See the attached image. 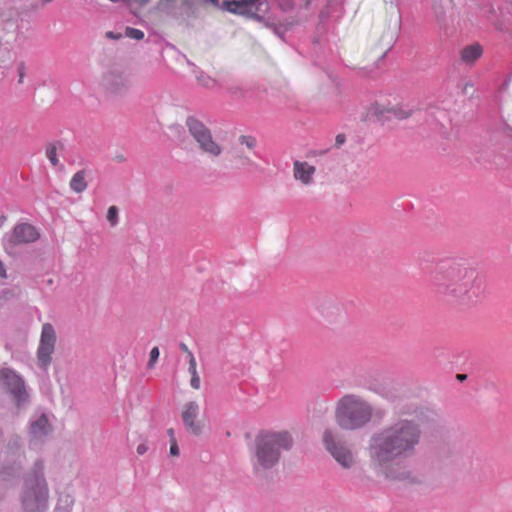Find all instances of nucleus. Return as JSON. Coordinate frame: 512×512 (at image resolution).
I'll return each instance as SVG.
<instances>
[{
    "instance_id": "ddd939ff",
    "label": "nucleus",
    "mask_w": 512,
    "mask_h": 512,
    "mask_svg": "<svg viewBox=\"0 0 512 512\" xmlns=\"http://www.w3.org/2000/svg\"><path fill=\"white\" fill-rule=\"evenodd\" d=\"M157 9L175 19L196 17L195 0H158Z\"/></svg>"
},
{
    "instance_id": "4c0bfd02",
    "label": "nucleus",
    "mask_w": 512,
    "mask_h": 512,
    "mask_svg": "<svg viewBox=\"0 0 512 512\" xmlns=\"http://www.w3.org/2000/svg\"><path fill=\"white\" fill-rule=\"evenodd\" d=\"M148 446L145 443H141L137 446V453L143 455L147 452Z\"/></svg>"
},
{
    "instance_id": "a211bd4d",
    "label": "nucleus",
    "mask_w": 512,
    "mask_h": 512,
    "mask_svg": "<svg viewBox=\"0 0 512 512\" xmlns=\"http://www.w3.org/2000/svg\"><path fill=\"white\" fill-rule=\"evenodd\" d=\"M317 310L328 323H335L344 317L340 303L331 297H324L318 301Z\"/></svg>"
},
{
    "instance_id": "bb28decb",
    "label": "nucleus",
    "mask_w": 512,
    "mask_h": 512,
    "mask_svg": "<svg viewBox=\"0 0 512 512\" xmlns=\"http://www.w3.org/2000/svg\"><path fill=\"white\" fill-rule=\"evenodd\" d=\"M57 149H58V146L54 143H50L46 147V156L53 166H57L59 164V160H58L57 154H56Z\"/></svg>"
},
{
    "instance_id": "2f4dec72",
    "label": "nucleus",
    "mask_w": 512,
    "mask_h": 512,
    "mask_svg": "<svg viewBox=\"0 0 512 512\" xmlns=\"http://www.w3.org/2000/svg\"><path fill=\"white\" fill-rule=\"evenodd\" d=\"M17 72H18V83L22 84L24 81L25 74H26V67L23 62L19 63Z\"/></svg>"
},
{
    "instance_id": "6e6552de",
    "label": "nucleus",
    "mask_w": 512,
    "mask_h": 512,
    "mask_svg": "<svg viewBox=\"0 0 512 512\" xmlns=\"http://www.w3.org/2000/svg\"><path fill=\"white\" fill-rule=\"evenodd\" d=\"M185 125L202 153L213 158L222 155L223 146L214 140L211 130L202 121L194 116H188Z\"/></svg>"
},
{
    "instance_id": "4be33fe9",
    "label": "nucleus",
    "mask_w": 512,
    "mask_h": 512,
    "mask_svg": "<svg viewBox=\"0 0 512 512\" xmlns=\"http://www.w3.org/2000/svg\"><path fill=\"white\" fill-rule=\"evenodd\" d=\"M483 54V48L480 44L474 43L464 47L460 52L461 61L466 65H473Z\"/></svg>"
},
{
    "instance_id": "4468645a",
    "label": "nucleus",
    "mask_w": 512,
    "mask_h": 512,
    "mask_svg": "<svg viewBox=\"0 0 512 512\" xmlns=\"http://www.w3.org/2000/svg\"><path fill=\"white\" fill-rule=\"evenodd\" d=\"M0 383L9 390L19 405L27 401L28 392L24 380L14 370L0 369Z\"/></svg>"
},
{
    "instance_id": "9d476101",
    "label": "nucleus",
    "mask_w": 512,
    "mask_h": 512,
    "mask_svg": "<svg viewBox=\"0 0 512 512\" xmlns=\"http://www.w3.org/2000/svg\"><path fill=\"white\" fill-rule=\"evenodd\" d=\"M323 441L332 457L345 469L353 466L355 459L349 446L331 430H325Z\"/></svg>"
},
{
    "instance_id": "c03bdc74",
    "label": "nucleus",
    "mask_w": 512,
    "mask_h": 512,
    "mask_svg": "<svg viewBox=\"0 0 512 512\" xmlns=\"http://www.w3.org/2000/svg\"><path fill=\"white\" fill-rule=\"evenodd\" d=\"M0 277L6 278V270H5V267L1 260H0Z\"/></svg>"
},
{
    "instance_id": "72a5a7b5",
    "label": "nucleus",
    "mask_w": 512,
    "mask_h": 512,
    "mask_svg": "<svg viewBox=\"0 0 512 512\" xmlns=\"http://www.w3.org/2000/svg\"><path fill=\"white\" fill-rule=\"evenodd\" d=\"M190 385L192 388H194L196 390L200 388V377H199L198 373L191 374Z\"/></svg>"
},
{
    "instance_id": "7ed1b4c3",
    "label": "nucleus",
    "mask_w": 512,
    "mask_h": 512,
    "mask_svg": "<svg viewBox=\"0 0 512 512\" xmlns=\"http://www.w3.org/2000/svg\"><path fill=\"white\" fill-rule=\"evenodd\" d=\"M294 439L288 431L259 433L251 449V462L256 473L272 469L278 464L282 451L292 448Z\"/></svg>"
},
{
    "instance_id": "ea45409f",
    "label": "nucleus",
    "mask_w": 512,
    "mask_h": 512,
    "mask_svg": "<svg viewBox=\"0 0 512 512\" xmlns=\"http://www.w3.org/2000/svg\"><path fill=\"white\" fill-rule=\"evenodd\" d=\"M179 347L184 353L187 354V357L190 358V354H192V352L189 350L187 345L185 343H180Z\"/></svg>"
},
{
    "instance_id": "a18cd8bd",
    "label": "nucleus",
    "mask_w": 512,
    "mask_h": 512,
    "mask_svg": "<svg viewBox=\"0 0 512 512\" xmlns=\"http://www.w3.org/2000/svg\"><path fill=\"white\" fill-rule=\"evenodd\" d=\"M470 88H473V84L470 82L466 83L465 86L463 87V93L468 94Z\"/></svg>"
},
{
    "instance_id": "dca6fc26",
    "label": "nucleus",
    "mask_w": 512,
    "mask_h": 512,
    "mask_svg": "<svg viewBox=\"0 0 512 512\" xmlns=\"http://www.w3.org/2000/svg\"><path fill=\"white\" fill-rule=\"evenodd\" d=\"M40 234L37 229L28 223L17 224L12 233L6 237L7 244L11 247L35 242Z\"/></svg>"
},
{
    "instance_id": "e433bc0d",
    "label": "nucleus",
    "mask_w": 512,
    "mask_h": 512,
    "mask_svg": "<svg viewBox=\"0 0 512 512\" xmlns=\"http://www.w3.org/2000/svg\"><path fill=\"white\" fill-rule=\"evenodd\" d=\"M122 34L121 33H115L113 31H108L106 32L105 34V37L108 38V39H112V40H119L122 38Z\"/></svg>"
},
{
    "instance_id": "f8f14e48",
    "label": "nucleus",
    "mask_w": 512,
    "mask_h": 512,
    "mask_svg": "<svg viewBox=\"0 0 512 512\" xmlns=\"http://www.w3.org/2000/svg\"><path fill=\"white\" fill-rule=\"evenodd\" d=\"M56 332L50 323L42 326L39 347L37 349L38 366L46 370L52 361V354L55 350Z\"/></svg>"
},
{
    "instance_id": "5701e85b",
    "label": "nucleus",
    "mask_w": 512,
    "mask_h": 512,
    "mask_svg": "<svg viewBox=\"0 0 512 512\" xmlns=\"http://www.w3.org/2000/svg\"><path fill=\"white\" fill-rule=\"evenodd\" d=\"M86 172L84 170H80L73 175L70 180V188L76 193H82L87 188V182L85 179Z\"/></svg>"
},
{
    "instance_id": "f3484780",
    "label": "nucleus",
    "mask_w": 512,
    "mask_h": 512,
    "mask_svg": "<svg viewBox=\"0 0 512 512\" xmlns=\"http://www.w3.org/2000/svg\"><path fill=\"white\" fill-rule=\"evenodd\" d=\"M52 432V426L46 414H41L30 421L29 437L32 445L45 441Z\"/></svg>"
},
{
    "instance_id": "1a4fd4ad",
    "label": "nucleus",
    "mask_w": 512,
    "mask_h": 512,
    "mask_svg": "<svg viewBox=\"0 0 512 512\" xmlns=\"http://www.w3.org/2000/svg\"><path fill=\"white\" fill-rule=\"evenodd\" d=\"M206 3H210L216 8H221L233 14L242 15L248 18L262 21L263 18L258 15L260 7L264 0H225L222 4L219 0H204Z\"/></svg>"
},
{
    "instance_id": "0eeeda50",
    "label": "nucleus",
    "mask_w": 512,
    "mask_h": 512,
    "mask_svg": "<svg viewBox=\"0 0 512 512\" xmlns=\"http://www.w3.org/2000/svg\"><path fill=\"white\" fill-rule=\"evenodd\" d=\"M26 462L22 440L19 436H12L5 447L0 475L4 480L20 477Z\"/></svg>"
},
{
    "instance_id": "6ab92c4d",
    "label": "nucleus",
    "mask_w": 512,
    "mask_h": 512,
    "mask_svg": "<svg viewBox=\"0 0 512 512\" xmlns=\"http://www.w3.org/2000/svg\"><path fill=\"white\" fill-rule=\"evenodd\" d=\"M370 390L391 402H394L399 396L397 384L388 378L371 384Z\"/></svg>"
},
{
    "instance_id": "de8ad7c7",
    "label": "nucleus",
    "mask_w": 512,
    "mask_h": 512,
    "mask_svg": "<svg viewBox=\"0 0 512 512\" xmlns=\"http://www.w3.org/2000/svg\"><path fill=\"white\" fill-rule=\"evenodd\" d=\"M135 2L139 3L140 5H145L149 3L151 0H134Z\"/></svg>"
},
{
    "instance_id": "b1692460",
    "label": "nucleus",
    "mask_w": 512,
    "mask_h": 512,
    "mask_svg": "<svg viewBox=\"0 0 512 512\" xmlns=\"http://www.w3.org/2000/svg\"><path fill=\"white\" fill-rule=\"evenodd\" d=\"M75 500L70 494H62L54 512H72Z\"/></svg>"
},
{
    "instance_id": "39448f33",
    "label": "nucleus",
    "mask_w": 512,
    "mask_h": 512,
    "mask_svg": "<svg viewBox=\"0 0 512 512\" xmlns=\"http://www.w3.org/2000/svg\"><path fill=\"white\" fill-rule=\"evenodd\" d=\"M373 412V406L363 397L347 394L337 402L335 419L340 428L355 431L372 420Z\"/></svg>"
},
{
    "instance_id": "3c124183",
    "label": "nucleus",
    "mask_w": 512,
    "mask_h": 512,
    "mask_svg": "<svg viewBox=\"0 0 512 512\" xmlns=\"http://www.w3.org/2000/svg\"><path fill=\"white\" fill-rule=\"evenodd\" d=\"M52 0H43V3H42V6H44L45 4L51 2Z\"/></svg>"
},
{
    "instance_id": "79ce46f5",
    "label": "nucleus",
    "mask_w": 512,
    "mask_h": 512,
    "mask_svg": "<svg viewBox=\"0 0 512 512\" xmlns=\"http://www.w3.org/2000/svg\"><path fill=\"white\" fill-rule=\"evenodd\" d=\"M167 435L169 436L170 442L171 441H177L176 438H175V431H174L173 428H169L167 430Z\"/></svg>"
},
{
    "instance_id": "a878e982",
    "label": "nucleus",
    "mask_w": 512,
    "mask_h": 512,
    "mask_svg": "<svg viewBox=\"0 0 512 512\" xmlns=\"http://www.w3.org/2000/svg\"><path fill=\"white\" fill-rule=\"evenodd\" d=\"M237 141L239 145L245 146L250 151H254L258 143L256 137L252 135H240Z\"/></svg>"
},
{
    "instance_id": "9b49d317",
    "label": "nucleus",
    "mask_w": 512,
    "mask_h": 512,
    "mask_svg": "<svg viewBox=\"0 0 512 512\" xmlns=\"http://www.w3.org/2000/svg\"><path fill=\"white\" fill-rule=\"evenodd\" d=\"M410 116L409 111H405L399 107H387L378 103L370 105L366 112L362 114L363 122H380L384 123L392 118L406 119Z\"/></svg>"
},
{
    "instance_id": "c756f323",
    "label": "nucleus",
    "mask_w": 512,
    "mask_h": 512,
    "mask_svg": "<svg viewBox=\"0 0 512 512\" xmlns=\"http://www.w3.org/2000/svg\"><path fill=\"white\" fill-rule=\"evenodd\" d=\"M124 35L134 40H142L144 38V32L140 29L126 27Z\"/></svg>"
},
{
    "instance_id": "f03ea898",
    "label": "nucleus",
    "mask_w": 512,
    "mask_h": 512,
    "mask_svg": "<svg viewBox=\"0 0 512 512\" xmlns=\"http://www.w3.org/2000/svg\"><path fill=\"white\" fill-rule=\"evenodd\" d=\"M431 284L447 303L462 309L477 305L484 294L479 273L463 259L440 260L431 275Z\"/></svg>"
},
{
    "instance_id": "412c9836",
    "label": "nucleus",
    "mask_w": 512,
    "mask_h": 512,
    "mask_svg": "<svg viewBox=\"0 0 512 512\" xmlns=\"http://www.w3.org/2000/svg\"><path fill=\"white\" fill-rule=\"evenodd\" d=\"M403 414L415 415L422 422H435L439 418L438 413L429 408L410 405L402 409Z\"/></svg>"
},
{
    "instance_id": "37998d69",
    "label": "nucleus",
    "mask_w": 512,
    "mask_h": 512,
    "mask_svg": "<svg viewBox=\"0 0 512 512\" xmlns=\"http://www.w3.org/2000/svg\"><path fill=\"white\" fill-rule=\"evenodd\" d=\"M114 161L118 163H124L126 161V157L123 154L115 155Z\"/></svg>"
},
{
    "instance_id": "aec40b11",
    "label": "nucleus",
    "mask_w": 512,
    "mask_h": 512,
    "mask_svg": "<svg viewBox=\"0 0 512 512\" xmlns=\"http://www.w3.org/2000/svg\"><path fill=\"white\" fill-rule=\"evenodd\" d=\"M316 168L305 161L296 160L293 163V176L295 180L300 181L303 185H311L313 183Z\"/></svg>"
},
{
    "instance_id": "393cba45",
    "label": "nucleus",
    "mask_w": 512,
    "mask_h": 512,
    "mask_svg": "<svg viewBox=\"0 0 512 512\" xmlns=\"http://www.w3.org/2000/svg\"><path fill=\"white\" fill-rule=\"evenodd\" d=\"M233 158L242 166H254L252 159L240 147L233 149Z\"/></svg>"
},
{
    "instance_id": "09e8293b",
    "label": "nucleus",
    "mask_w": 512,
    "mask_h": 512,
    "mask_svg": "<svg viewBox=\"0 0 512 512\" xmlns=\"http://www.w3.org/2000/svg\"><path fill=\"white\" fill-rule=\"evenodd\" d=\"M457 378L460 380V381H463L467 378V375L466 374H458L457 375Z\"/></svg>"
},
{
    "instance_id": "49530a36",
    "label": "nucleus",
    "mask_w": 512,
    "mask_h": 512,
    "mask_svg": "<svg viewBox=\"0 0 512 512\" xmlns=\"http://www.w3.org/2000/svg\"><path fill=\"white\" fill-rule=\"evenodd\" d=\"M328 17H329V12H328V11H327V12H322V13L320 14V18H321V20L326 19V18H328Z\"/></svg>"
},
{
    "instance_id": "423d86ee",
    "label": "nucleus",
    "mask_w": 512,
    "mask_h": 512,
    "mask_svg": "<svg viewBox=\"0 0 512 512\" xmlns=\"http://www.w3.org/2000/svg\"><path fill=\"white\" fill-rule=\"evenodd\" d=\"M99 86L109 97L122 98L126 96L132 86L128 66L123 62H113L107 65L101 73Z\"/></svg>"
},
{
    "instance_id": "c85d7f7f",
    "label": "nucleus",
    "mask_w": 512,
    "mask_h": 512,
    "mask_svg": "<svg viewBox=\"0 0 512 512\" xmlns=\"http://www.w3.org/2000/svg\"><path fill=\"white\" fill-rule=\"evenodd\" d=\"M107 220L111 226H116L119 220V210L116 206H110L107 211Z\"/></svg>"
},
{
    "instance_id": "7c9ffc66",
    "label": "nucleus",
    "mask_w": 512,
    "mask_h": 512,
    "mask_svg": "<svg viewBox=\"0 0 512 512\" xmlns=\"http://www.w3.org/2000/svg\"><path fill=\"white\" fill-rule=\"evenodd\" d=\"M159 349L158 347H153L150 351V358H149V362H148V367L149 368H152L155 364V362L158 360L159 358Z\"/></svg>"
},
{
    "instance_id": "58836bf2",
    "label": "nucleus",
    "mask_w": 512,
    "mask_h": 512,
    "mask_svg": "<svg viewBox=\"0 0 512 512\" xmlns=\"http://www.w3.org/2000/svg\"><path fill=\"white\" fill-rule=\"evenodd\" d=\"M343 1L344 0H329L328 7L329 8H334L336 6H341L343 4Z\"/></svg>"
},
{
    "instance_id": "473e14b6",
    "label": "nucleus",
    "mask_w": 512,
    "mask_h": 512,
    "mask_svg": "<svg viewBox=\"0 0 512 512\" xmlns=\"http://www.w3.org/2000/svg\"><path fill=\"white\" fill-rule=\"evenodd\" d=\"M189 359V368H188V371L190 374H196L198 373L197 370H196V359L194 357L193 354H190V358Z\"/></svg>"
},
{
    "instance_id": "c9c22d12",
    "label": "nucleus",
    "mask_w": 512,
    "mask_h": 512,
    "mask_svg": "<svg viewBox=\"0 0 512 512\" xmlns=\"http://www.w3.org/2000/svg\"><path fill=\"white\" fill-rule=\"evenodd\" d=\"M346 141V136L344 134H338L335 138V146L340 148Z\"/></svg>"
},
{
    "instance_id": "8fccbe9b",
    "label": "nucleus",
    "mask_w": 512,
    "mask_h": 512,
    "mask_svg": "<svg viewBox=\"0 0 512 512\" xmlns=\"http://www.w3.org/2000/svg\"><path fill=\"white\" fill-rule=\"evenodd\" d=\"M503 129H504L505 131H506V130H509V125H508V123H507L505 120H503Z\"/></svg>"
},
{
    "instance_id": "cd10ccee",
    "label": "nucleus",
    "mask_w": 512,
    "mask_h": 512,
    "mask_svg": "<svg viewBox=\"0 0 512 512\" xmlns=\"http://www.w3.org/2000/svg\"><path fill=\"white\" fill-rule=\"evenodd\" d=\"M197 81L201 86L209 89L214 88L217 85L216 80L202 72L197 76Z\"/></svg>"
},
{
    "instance_id": "2eb2a0df",
    "label": "nucleus",
    "mask_w": 512,
    "mask_h": 512,
    "mask_svg": "<svg viewBox=\"0 0 512 512\" xmlns=\"http://www.w3.org/2000/svg\"><path fill=\"white\" fill-rule=\"evenodd\" d=\"M200 406L196 401H189L183 405L181 420L186 431L193 436H200L204 430V422L199 420Z\"/></svg>"
},
{
    "instance_id": "f704fd0d",
    "label": "nucleus",
    "mask_w": 512,
    "mask_h": 512,
    "mask_svg": "<svg viewBox=\"0 0 512 512\" xmlns=\"http://www.w3.org/2000/svg\"><path fill=\"white\" fill-rule=\"evenodd\" d=\"M170 455L178 456L179 455V447L177 441H171L170 443Z\"/></svg>"
},
{
    "instance_id": "a19ab883",
    "label": "nucleus",
    "mask_w": 512,
    "mask_h": 512,
    "mask_svg": "<svg viewBox=\"0 0 512 512\" xmlns=\"http://www.w3.org/2000/svg\"><path fill=\"white\" fill-rule=\"evenodd\" d=\"M494 27L499 30V31H504L505 28H504V23L500 20H497L494 22Z\"/></svg>"
},
{
    "instance_id": "20e7f679",
    "label": "nucleus",
    "mask_w": 512,
    "mask_h": 512,
    "mask_svg": "<svg viewBox=\"0 0 512 512\" xmlns=\"http://www.w3.org/2000/svg\"><path fill=\"white\" fill-rule=\"evenodd\" d=\"M49 501V487L44 474V463L38 459L24 477L20 493L23 512H46Z\"/></svg>"
},
{
    "instance_id": "f257e3e1",
    "label": "nucleus",
    "mask_w": 512,
    "mask_h": 512,
    "mask_svg": "<svg viewBox=\"0 0 512 512\" xmlns=\"http://www.w3.org/2000/svg\"><path fill=\"white\" fill-rule=\"evenodd\" d=\"M422 429L411 419H398L373 433L367 454L373 471L389 481H413V473L405 462L418 453Z\"/></svg>"
}]
</instances>
